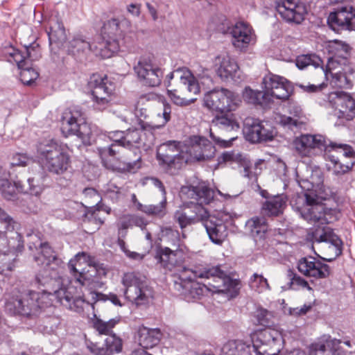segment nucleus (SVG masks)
<instances>
[{
	"instance_id": "obj_26",
	"label": "nucleus",
	"mask_w": 355,
	"mask_h": 355,
	"mask_svg": "<svg viewBox=\"0 0 355 355\" xmlns=\"http://www.w3.org/2000/svg\"><path fill=\"white\" fill-rule=\"evenodd\" d=\"M180 151V143L169 141L161 144L157 150V159L160 165L166 169H170L175 166L180 159H185Z\"/></svg>"
},
{
	"instance_id": "obj_55",
	"label": "nucleus",
	"mask_w": 355,
	"mask_h": 355,
	"mask_svg": "<svg viewBox=\"0 0 355 355\" xmlns=\"http://www.w3.org/2000/svg\"><path fill=\"white\" fill-rule=\"evenodd\" d=\"M288 277L290 279V288L293 290L306 289L309 291H312L313 288L309 286V282L298 275L294 273L292 270H288Z\"/></svg>"
},
{
	"instance_id": "obj_47",
	"label": "nucleus",
	"mask_w": 355,
	"mask_h": 355,
	"mask_svg": "<svg viewBox=\"0 0 355 355\" xmlns=\"http://www.w3.org/2000/svg\"><path fill=\"white\" fill-rule=\"evenodd\" d=\"M242 98L248 104L261 105L262 103H269L263 96V90H254L250 87L244 88L242 92Z\"/></svg>"
},
{
	"instance_id": "obj_28",
	"label": "nucleus",
	"mask_w": 355,
	"mask_h": 355,
	"mask_svg": "<svg viewBox=\"0 0 355 355\" xmlns=\"http://www.w3.org/2000/svg\"><path fill=\"white\" fill-rule=\"evenodd\" d=\"M33 248L38 251V254L34 256V260L38 265L43 266L44 268H49L52 270L60 269L62 261L47 243H40L39 248L35 244H30L29 249L32 250Z\"/></svg>"
},
{
	"instance_id": "obj_22",
	"label": "nucleus",
	"mask_w": 355,
	"mask_h": 355,
	"mask_svg": "<svg viewBox=\"0 0 355 355\" xmlns=\"http://www.w3.org/2000/svg\"><path fill=\"white\" fill-rule=\"evenodd\" d=\"M297 268L302 275L310 278L311 282L326 279L331 273L329 266L324 260L311 256L300 259Z\"/></svg>"
},
{
	"instance_id": "obj_52",
	"label": "nucleus",
	"mask_w": 355,
	"mask_h": 355,
	"mask_svg": "<svg viewBox=\"0 0 355 355\" xmlns=\"http://www.w3.org/2000/svg\"><path fill=\"white\" fill-rule=\"evenodd\" d=\"M166 196H162L157 205H145L144 213L148 216L162 218L166 214Z\"/></svg>"
},
{
	"instance_id": "obj_31",
	"label": "nucleus",
	"mask_w": 355,
	"mask_h": 355,
	"mask_svg": "<svg viewBox=\"0 0 355 355\" xmlns=\"http://www.w3.org/2000/svg\"><path fill=\"white\" fill-rule=\"evenodd\" d=\"M311 239L313 243H326L329 250L334 253V258L341 254L343 242L329 227H324L321 230H315L312 232Z\"/></svg>"
},
{
	"instance_id": "obj_45",
	"label": "nucleus",
	"mask_w": 355,
	"mask_h": 355,
	"mask_svg": "<svg viewBox=\"0 0 355 355\" xmlns=\"http://www.w3.org/2000/svg\"><path fill=\"white\" fill-rule=\"evenodd\" d=\"M246 227L254 236L262 237L267 231L266 219L263 216H255L246 223Z\"/></svg>"
},
{
	"instance_id": "obj_34",
	"label": "nucleus",
	"mask_w": 355,
	"mask_h": 355,
	"mask_svg": "<svg viewBox=\"0 0 355 355\" xmlns=\"http://www.w3.org/2000/svg\"><path fill=\"white\" fill-rule=\"evenodd\" d=\"M122 340L115 334H110L105 340L102 346L91 343L88 345L89 350L95 355H113L122 350Z\"/></svg>"
},
{
	"instance_id": "obj_33",
	"label": "nucleus",
	"mask_w": 355,
	"mask_h": 355,
	"mask_svg": "<svg viewBox=\"0 0 355 355\" xmlns=\"http://www.w3.org/2000/svg\"><path fill=\"white\" fill-rule=\"evenodd\" d=\"M201 222L213 243L220 245L225 241L227 234V228L220 220L208 213V216L202 219Z\"/></svg>"
},
{
	"instance_id": "obj_41",
	"label": "nucleus",
	"mask_w": 355,
	"mask_h": 355,
	"mask_svg": "<svg viewBox=\"0 0 355 355\" xmlns=\"http://www.w3.org/2000/svg\"><path fill=\"white\" fill-rule=\"evenodd\" d=\"M184 233L180 235V233L171 227H164L162 230V240L170 245L173 249L186 250V246L184 243L185 239Z\"/></svg>"
},
{
	"instance_id": "obj_20",
	"label": "nucleus",
	"mask_w": 355,
	"mask_h": 355,
	"mask_svg": "<svg viewBox=\"0 0 355 355\" xmlns=\"http://www.w3.org/2000/svg\"><path fill=\"white\" fill-rule=\"evenodd\" d=\"M231 35V42L233 46L240 51H245L250 45L257 41V36L252 26L243 21H237L228 28Z\"/></svg>"
},
{
	"instance_id": "obj_54",
	"label": "nucleus",
	"mask_w": 355,
	"mask_h": 355,
	"mask_svg": "<svg viewBox=\"0 0 355 355\" xmlns=\"http://www.w3.org/2000/svg\"><path fill=\"white\" fill-rule=\"evenodd\" d=\"M254 317L257 319L258 324L268 327V328H266V329L269 328L272 329L270 327L272 319L274 318V313L272 311L263 308H258L254 312ZM273 329H275V327ZM276 329L282 332L279 329L276 328ZM263 330H265V329ZM281 334L283 337L282 333H281Z\"/></svg>"
},
{
	"instance_id": "obj_64",
	"label": "nucleus",
	"mask_w": 355,
	"mask_h": 355,
	"mask_svg": "<svg viewBox=\"0 0 355 355\" xmlns=\"http://www.w3.org/2000/svg\"><path fill=\"white\" fill-rule=\"evenodd\" d=\"M275 121L280 125L283 126H287L289 128H292L293 127H298L300 123L298 119L293 118L291 116L283 114H277L275 116Z\"/></svg>"
},
{
	"instance_id": "obj_29",
	"label": "nucleus",
	"mask_w": 355,
	"mask_h": 355,
	"mask_svg": "<svg viewBox=\"0 0 355 355\" xmlns=\"http://www.w3.org/2000/svg\"><path fill=\"white\" fill-rule=\"evenodd\" d=\"M124 132L114 131L110 132L108 136L101 135L97 139V142H100L104 139L112 140L113 143L108 146H98V150L102 161L105 164L108 157H114L117 153L124 152L125 141L123 140Z\"/></svg>"
},
{
	"instance_id": "obj_19",
	"label": "nucleus",
	"mask_w": 355,
	"mask_h": 355,
	"mask_svg": "<svg viewBox=\"0 0 355 355\" xmlns=\"http://www.w3.org/2000/svg\"><path fill=\"white\" fill-rule=\"evenodd\" d=\"M275 7L281 18L291 25L300 24L307 13L305 3L300 0H280Z\"/></svg>"
},
{
	"instance_id": "obj_53",
	"label": "nucleus",
	"mask_w": 355,
	"mask_h": 355,
	"mask_svg": "<svg viewBox=\"0 0 355 355\" xmlns=\"http://www.w3.org/2000/svg\"><path fill=\"white\" fill-rule=\"evenodd\" d=\"M322 64L321 59L315 54L302 55L296 59V66L300 69H304L308 66L312 65L315 68L319 67Z\"/></svg>"
},
{
	"instance_id": "obj_56",
	"label": "nucleus",
	"mask_w": 355,
	"mask_h": 355,
	"mask_svg": "<svg viewBox=\"0 0 355 355\" xmlns=\"http://www.w3.org/2000/svg\"><path fill=\"white\" fill-rule=\"evenodd\" d=\"M250 286L252 289L258 293H263L270 289L268 280L261 275L257 273H254L251 277Z\"/></svg>"
},
{
	"instance_id": "obj_40",
	"label": "nucleus",
	"mask_w": 355,
	"mask_h": 355,
	"mask_svg": "<svg viewBox=\"0 0 355 355\" xmlns=\"http://www.w3.org/2000/svg\"><path fill=\"white\" fill-rule=\"evenodd\" d=\"M10 183L12 187H14V192L8 197L3 196L4 198L8 200H12L17 193H29L31 195L37 196L40 194L42 191L41 185L39 184L37 180H35V178H28L26 184H21L20 181L14 182L13 184L10 182Z\"/></svg>"
},
{
	"instance_id": "obj_13",
	"label": "nucleus",
	"mask_w": 355,
	"mask_h": 355,
	"mask_svg": "<svg viewBox=\"0 0 355 355\" xmlns=\"http://www.w3.org/2000/svg\"><path fill=\"white\" fill-rule=\"evenodd\" d=\"M61 130L66 137L76 135L83 143L91 142L92 131L89 124L85 122L83 113L77 108L66 110L63 113Z\"/></svg>"
},
{
	"instance_id": "obj_5",
	"label": "nucleus",
	"mask_w": 355,
	"mask_h": 355,
	"mask_svg": "<svg viewBox=\"0 0 355 355\" xmlns=\"http://www.w3.org/2000/svg\"><path fill=\"white\" fill-rule=\"evenodd\" d=\"M58 270L44 268L35 276L33 285L41 290L40 295L45 293L52 300L53 298L57 299L66 308L80 312L83 309L85 300L74 295L76 288L73 286H67L68 279L58 276Z\"/></svg>"
},
{
	"instance_id": "obj_4",
	"label": "nucleus",
	"mask_w": 355,
	"mask_h": 355,
	"mask_svg": "<svg viewBox=\"0 0 355 355\" xmlns=\"http://www.w3.org/2000/svg\"><path fill=\"white\" fill-rule=\"evenodd\" d=\"M251 345L241 340H230L223 348L221 355H283L284 340L276 329L258 330L250 334Z\"/></svg>"
},
{
	"instance_id": "obj_32",
	"label": "nucleus",
	"mask_w": 355,
	"mask_h": 355,
	"mask_svg": "<svg viewBox=\"0 0 355 355\" xmlns=\"http://www.w3.org/2000/svg\"><path fill=\"white\" fill-rule=\"evenodd\" d=\"M185 250L172 249L170 247L159 246L156 252L155 258L162 266L168 270H173L181 266L184 261Z\"/></svg>"
},
{
	"instance_id": "obj_62",
	"label": "nucleus",
	"mask_w": 355,
	"mask_h": 355,
	"mask_svg": "<svg viewBox=\"0 0 355 355\" xmlns=\"http://www.w3.org/2000/svg\"><path fill=\"white\" fill-rule=\"evenodd\" d=\"M31 160V157L26 153H15L11 156L10 162L11 166L24 167L27 166Z\"/></svg>"
},
{
	"instance_id": "obj_46",
	"label": "nucleus",
	"mask_w": 355,
	"mask_h": 355,
	"mask_svg": "<svg viewBox=\"0 0 355 355\" xmlns=\"http://www.w3.org/2000/svg\"><path fill=\"white\" fill-rule=\"evenodd\" d=\"M212 124L222 130L231 132L238 130L239 125L232 115L217 116L212 120Z\"/></svg>"
},
{
	"instance_id": "obj_30",
	"label": "nucleus",
	"mask_w": 355,
	"mask_h": 355,
	"mask_svg": "<svg viewBox=\"0 0 355 355\" xmlns=\"http://www.w3.org/2000/svg\"><path fill=\"white\" fill-rule=\"evenodd\" d=\"M340 340L324 335L309 346V355H346L339 349Z\"/></svg>"
},
{
	"instance_id": "obj_38",
	"label": "nucleus",
	"mask_w": 355,
	"mask_h": 355,
	"mask_svg": "<svg viewBox=\"0 0 355 355\" xmlns=\"http://www.w3.org/2000/svg\"><path fill=\"white\" fill-rule=\"evenodd\" d=\"M50 44H54L58 47H63L66 44V32L61 21L58 19H51L49 28L47 31Z\"/></svg>"
},
{
	"instance_id": "obj_39",
	"label": "nucleus",
	"mask_w": 355,
	"mask_h": 355,
	"mask_svg": "<svg viewBox=\"0 0 355 355\" xmlns=\"http://www.w3.org/2000/svg\"><path fill=\"white\" fill-rule=\"evenodd\" d=\"M287 198L285 195H277L268 199L263 204L262 211L268 216H277L282 214L286 206Z\"/></svg>"
},
{
	"instance_id": "obj_27",
	"label": "nucleus",
	"mask_w": 355,
	"mask_h": 355,
	"mask_svg": "<svg viewBox=\"0 0 355 355\" xmlns=\"http://www.w3.org/2000/svg\"><path fill=\"white\" fill-rule=\"evenodd\" d=\"M296 151L302 156H311L316 149L327 148L324 137L320 135H302L293 142Z\"/></svg>"
},
{
	"instance_id": "obj_58",
	"label": "nucleus",
	"mask_w": 355,
	"mask_h": 355,
	"mask_svg": "<svg viewBox=\"0 0 355 355\" xmlns=\"http://www.w3.org/2000/svg\"><path fill=\"white\" fill-rule=\"evenodd\" d=\"M9 173L0 168V193L2 196H9L14 192V187L10 185L8 180Z\"/></svg>"
},
{
	"instance_id": "obj_15",
	"label": "nucleus",
	"mask_w": 355,
	"mask_h": 355,
	"mask_svg": "<svg viewBox=\"0 0 355 355\" xmlns=\"http://www.w3.org/2000/svg\"><path fill=\"white\" fill-rule=\"evenodd\" d=\"M263 96L269 103L275 98L287 100L291 96L293 87L292 83L283 76L269 73L262 80Z\"/></svg>"
},
{
	"instance_id": "obj_50",
	"label": "nucleus",
	"mask_w": 355,
	"mask_h": 355,
	"mask_svg": "<svg viewBox=\"0 0 355 355\" xmlns=\"http://www.w3.org/2000/svg\"><path fill=\"white\" fill-rule=\"evenodd\" d=\"M262 161L259 160L256 162L254 166H251L250 164V162L247 159L245 162V164L241 165L243 168L242 175L247 178L252 184H257V178L261 173V168L260 167Z\"/></svg>"
},
{
	"instance_id": "obj_57",
	"label": "nucleus",
	"mask_w": 355,
	"mask_h": 355,
	"mask_svg": "<svg viewBox=\"0 0 355 355\" xmlns=\"http://www.w3.org/2000/svg\"><path fill=\"white\" fill-rule=\"evenodd\" d=\"M329 51L334 54V56L337 58H347L349 52V46L341 42L335 40L330 43L329 45Z\"/></svg>"
},
{
	"instance_id": "obj_1",
	"label": "nucleus",
	"mask_w": 355,
	"mask_h": 355,
	"mask_svg": "<svg viewBox=\"0 0 355 355\" xmlns=\"http://www.w3.org/2000/svg\"><path fill=\"white\" fill-rule=\"evenodd\" d=\"M175 289L187 302L199 300L208 292L236 297L240 289L239 280L230 278L220 266L187 270L174 284Z\"/></svg>"
},
{
	"instance_id": "obj_44",
	"label": "nucleus",
	"mask_w": 355,
	"mask_h": 355,
	"mask_svg": "<svg viewBox=\"0 0 355 355\" xmlns=\"http://www.w3.org/2000/svg\"><path fill=\"white\" fill-rule=\"evenodd\" d=\"M352 71L338 70L336 73H334L331 76V84L335 87L343 89H350L352 87Z\"/></svg>"
},
{
	"instance_id": "obj_59",
	"label": "nucleus",
	"mask_w": 355,
	"mask_h": 355,
	"mask_svg": "<svg viewBox=\"0 0 355 355\" xmlns=\"http://www.w3.org/2000/svg\"><path fill=\"white\" fill-rule=\"evenodd\" d=\"M20 79L24 85H31L39 76V73L32 67H24L21 68Z\"/></svg>"
},
{
	"instance_id": "obj_2",
	"label": "nucleus",
	"mask_w": 355,
	"mask_h": 355,
	"mask_svg": "<svg viewBox=\"0 0 355 355\" xmlns=\"http://www.w3.org/2000/svg\"><path fill=\"white\" fill-rule=\"evenodd\" d=\"M299 185L304 191L293 201V207L300 216L310 223L327 224L331 222L333 210L322 203L331 196V191L322 184L321 178L314 183L306 179L300 180Z\"/></svg>"
},
{
	"instance_id": "obj_18",
	"label": "nucleus",
	"mask_w": 355,
	"mask_h": 355,
	"mask_svg": "<svg viewBox=\"0 0 355 355\" xmlns=\"http://www.w3.org/2000/svg\"><path fill=\"white\" fill-rule=\"evenodd\" d=\"M88 84L92 89V95L96 108L100 110L105 109L114 92V85L106 76L103 77L99 74H93Z\"/></svg>"
},
{
	"instance_id": "obj_3",
	"label": "nucleus",
	"mask_w": 355,
	"mask_h": 355,
	"mask_svg": "<svg viewBox=\"0 0 355 355\" xmlns=\"http://www.w3.org/2000/svg\"><path fill=\"white\" fill-rule=\"evenodd\" d=\"M68 268L72 279H68L67 286L76 288L74 295L83 299L80 291L83 287H85L91 291L92 299L98 300L100 294L92 290L101 288L103 284L102 279L107 272L103 265L96 262L94 257L87 253L79 252L69 261Z\"/></svg>"
},
{
	"instance_id": "obj_16",
	"label": "nucleus",
	"mask_w": 355,
	"mask_h": 355,
	"mask_svg": "<svg viewBox=\"0 0 355 355\" xmlns=\"http://www.w3.org/2000/svg\"><path fill=\"white\" fill-rule=\"evenodd\" d=\"M53 300L48 295H40V292L29 291L24 293L19 299L15 300V312L24 315H37L40 310L52 306Z\"/></svg>"
},
{
	"instance_id": "obj_35",
	"label": "nucleus",
	"mask_w": 355,
	"mask_h": 355,
	"mask_svg": "<svg viewBox=\"0 0 355 355\" xmlns=\"http://www.w3.org/2000/svg\"><path fill=\"white\" fill-rule=\"evenodd\" d=\"M64 49L74 56H80L81 55L87 54L90 51H94L96 54L98 53L99 47L95 46L93 49L90 42L82 35H76L73 38L66 43ZM100 53V51H99Z\"/></svg>"
},
{
	"instance_id": "obj_24",
	"label": "nucleus",
	"mask_w": 355,
	"mask_h": 355,
	"mask_svg": "<svg viewBox=\"0 0 355 355\" xmlns=\"http://www.w3.org/2000/svg\"><path fill=\"white\" fill-rule=\"evenodd\" d=\"M329 27L335 31H355V8L342 6L334 9L327 17Z\"/></svg>"
},
{
	"instance_id": "obj_9",
	"label": "nucleus",
	"mask_w": 355,
	"mask_h": 355,
	"mask_svg": "<svg viewBox=\"0 0 355 355\" xmlns=\"http://www.w3.org/2000/svg\"><path fill=\"white\" fill-rule=\"evenodd\" d=\"M37 153L43 168L53 174H62L70 166V155L66 146L53 139L40 141Z\"/></svg>"
},
{
	"instance_id": "obj_43",
	"label": "nucleus",
	"mask_w": 355,
	"mask_h": 355,
	"mask_svg": "<svg viewBox=\"0 0 355 355\" xmlns=\"http://www.w3.org/2000/svg\"><path fill=\"white\" fill-rule=\"evenodd\" d=\"M142 133L141 130L137 129H129L127 132H124V152L134 153V150H136L137 153H140L137 145L140 143Z\"/></svg>"
},
{
	"instance_id": "obj_7",
	"label": "nucleus",
	"mask_w": 355,
	"mask_h": 355,
	"mask_svg": "<svg viewBox=\"0 0 355 355\" xmlns=\"http://www.w3.org/2000/svg\"><path fill=\"white\" fill-rule=\"evenodd\" d=\"M181 194L191 200V205H194L191 214H189L188 207L180 208L174 214L175 221L184 229L208 216V211L203 205L209 204L213 200L214 191L205 182H199L196 185L182 187Z\"/></svg>"
},
{
	"instance_id": "obj_51",
	"label": "nucleus",
	"mask_w": 355,
	"mask_h": 355,
	"mask_svg": "<svg viewBox=\"0 0 355 355\" xmlns=\"http://www.w3.org/2000/svg\"><path fill=\"white\" fill-rule=\"evenodd\" d=\"M261 122L254 121L244 128V135L247 140L252 143L261 142Z\"/></svg>"
},
{
	"instance_id": "obj_36",
	"label": "nucleus",
	"mask_w": 355,
	"mask_h": 355,
	"mask_svg": "<svg viewBox=\"0 0 355 355\" xmlns=\"http://www.w3.org/2000/svg\"><path fill=\"white\" fill-rule=\"evenodd\" d=\"M139 345L141 349H150L160 342L162 333L158 328H148L144 325L139 326L137 330Z\"/></svg>"
},
{
	"instance_id": "obj_42",
	"label": "nucleus",
	"mask_w": 355,
	"mask_h": 355,
	"mask_svg": "<svg viewBox=\"0 0 355 355\" xmlns=\"http://www.w3.org/2000/svg\"><path fill=\"white\" fill-rule=\"evenodd\" d=\"M325 78H329V76H332L334 73H336L338 70L352 71V67L348 64L347 58H337L333 56L328 59L325 69L321 68Z\"/></svg>"
},
{
	"instance_id": "obj_8",
	"label": "nucleus",
	"mask_w": 355,
	"mask_h": 355,
	"mask_svg": "<svg viewBox=\"0 0 355 355\" xmlns=\"http://www.w3.org/2000/svg\"><path fill=\"white\" fill-rule=\"evenodd\" d=\"M15 224L12 218L0 208V274L5 275L12 270V261L24 248V242L20 234L15 230Z\"/></svg>"
},
{
	"instance_id": "obj_6",
	"label": "nucleus",
	"mask_w": 355,
	"mask_h": 355,
	"mask_svg": "<svg viewBox=\"0 0 355 355\" xmlns=\"http://www.w3.org/2000/svg\"><path fill=\"white\" fill-rule=\"evenodd\" d=\"M175 76L180 80L178 87L173 90L168 89L167 94L174 104L182 107L193 103L197 99L194 96L200 94L201 86H209L212 83L208 69H202L194 75L189 69L182 67L166 76V87L171 86V82Z\"/></svg>"
},
{
	"instance_id": "obj_11",
	"label": "nucleus",
	"mask_w": 355,
	"mask_h": 355,
	"mask_svg": "<svg viewBox=\"0 0 355 355\" xmlns=\"http://www.w3.org/2000/svg\"><path fill=\"white\" fill-rule=\"evenodd\" d=\"M241 103L240 96L225 88L214 89L205 94L203 105L211 111L223 113L236 110Z\"/></svg>"
},
{
	"instance_id": "obj_23",
	"label": "nucleus",
	"mask_w": 355,
	"mask_h": 355,
	"mask_svg": "<svg viewBox=\"0 0 355 355\" xmlns=\"http://www.w3.org/2000/svg\"><path fill=\"white\" fill-rule=\"evenodd\" d=\"M133 69L139 80L144 85L149 87H157L160 85L164 71L150 60L140 59Z\"/></svg>"
},
{
	"instance_id": "obj_60",
	"label": "nucleus",
	"mask_w": 355,
	"mask_h": 355,
	"mask_svg": "<svg viewBox=\"0 0 355 355\" xmlns=\"http://www.w3.org/2000/svg\"><path fill=\"white\" fill-rule=\"evenodd\" d=\"M247 158L242 154L236 153L234 152H225L220 157L219 162L237 163L241 166L242 164H245V162Z\"/></svg>"
},
{
	"instance_id": "obj_14",
	"label": "nucleus",
	"mask_w": 355,
	"mask_h": 355,
	"mask_svg": "<svg viewBox=\"0 0 355 355\" xmlns=\"http://www.w3.org/2000/svg\"><path fill=\"white\" fill-rule=\"evenodd\" d=\"M331 149L327 147L325 149V158L329 160L332 166L334 174L341 175L350 171L355 163V152L348 145L332 144Z\"/></svg>"
},
{
	"instance_id": "obj_10",
	"label": "nucleus",
	"mask_w": 355,
	"mask_h": 355,
	"mask_svg": "<svg viewBox=\"0 0 355 355\" xmlns=\"http://www.w3.org/2000/svg\"><path fill=\"white\" fill-rule=\"evenodd\" d=\"M131 27V21L126 17H113L103 25L102 35L103 42L99 47L100 54L103 58H110L118 52L128 42L123 37V33Z\"/></svg>"
},
{
	"instance_id": "obj_12",
	"label": "nucleus",
	"mask_w": 355,
	"mask_h": 355,
	"mask_svg": "<svg viewBox=\"0 0 355 355\" xmlns=\"http://www.w3.org/2000/svg\"><path fill=\"white\" fill-rule=\"evenodd\" d=\"M121 283L125 287V297L137 306L148 304L153 297L152 288L134 272L125 273Z\"/></svg>"
},
{
	"instance_id": "obj_25",
	"label": "nucleus",
	"mask_w": 355,
	"mask_h": 355,
	"mask_svg": "<svg viewBox=\"0 0 355 355\" xmlns=\"http://www.w3.org/2000/svg\"><path fill=\"white\" fill-rule=\"evenodd\" d=\"M217 75L223 80L239 82L241 73L236 60L228 54L218 55L214 60Z\"/></svg>"
},
{
	"instance_id": "obj_63",
	"label": "nucleus",
	"mask_w": 355,
	"mask_h": 355,
	"mask_svg": "<svg viewBox=\"0 0 355 355\" xmlns=\"http://www.w3.org/2000/svg\"><path fill=\"white\" fill-rule=\"evenodd\" d=\"M162 107V112H159L157 115V121L159 122V123L156 125V127L157 128L164 126L171 119V105L167 103H163Z\"/></svg>"
},
{
	"instance_id": "obj_21",
	"label": "nucleus",
	"mask_w": 355,
	"mask_h": 355,
	"mask_svg": "<svg viewBox=\"0 0 355 355\" xmlns=\"http://www.w3.org/2000/svg\"><path fill=\"white\" fill-rule=\"evenodd\" d=\"M327 101L335 109L334 114L339 119L349 121L355 118V100L347 93L335 92L329 94Z\"/></svg>"
},
{
	"instance_id": "obj_48",
	"label": "nucleus",
	"mask_w": 355,
	"mask_h": 355,
	"mask_svg": "<svg viewBox=\"0 0 355 355\" xmlns=\"http://www.w3.org/2000/svg\"><path fill=\"white\" fill-rule=\"evenodd\" d=\"M5 56L10 62H15L19 69L23 68L27 64L26 52L22 53L12 46L6 47L3 51Z\"/></svg>"
},
{
	"instance_id": "obj_17",
	"label": "nucleus",
	"mask_w": 355,
	"mask_h": 355,
	"mask_svg": "<svg viewBox=\"0 0 355 355\" xmlns=\"http://www.w3.org/2000/svg\"><path fill=\"white\" fill-rule=\"evenodd\" d=\"M186 153L189 157L186 162L194 160L205 162L211 160L216 154V148L212 143L202 136L193 135L185 141Z\"/></svg>"
},
{
	"instance_id": "obj_37",
	"label": "nucleus",
	"mask_w": 355,
	"mask_h": 355,
	"mask_svg": "<svg viewBox=\"0 0 355 355\" xmlns=\"http://www.w3.org/2000/svg\"><path fill=\"white\" fill-rule=\"evenodd\" d=\"M121 154L123 155L121 157L122 163H120L119 166H113V170L121 173H135L141 168L140 153L134 150V153L122 152Z\"/></svg>"
},
{
	"instance_id": "obj_61",
	"label": "nucleus",
	"mask_w": 355,
	"mask_h": 355,
	"mask_svg": "<svg viewBox=\"0 0 355 355\" xmlns=\"http://www.w3.org/2000/svg\"><path fill=\"white\" fill-rule=\"evenodd\" d=\"M102 192L105 196L111 198L112 200H116L121 194V188L110 182L103 186Z\"/></svg>"
},
{
	"instance_id": "obj_49",
	"label": "nucleus",
	"mask_w": 355,
	"mask_h": 355,
	"mask_svg": "<svg viewBox=\"0 0 355 355\" xmlns=\"http://www.w3.org/2000/svg\"><path fill=\"white\" fill-rule=\"evenodd\" d=\"M119 321L120 318H114L109 320L108 321H104L95 316L93 321V327L99 334L109 336L112 331V329L119 322Z\"/></svg>"
}]
</instances>
